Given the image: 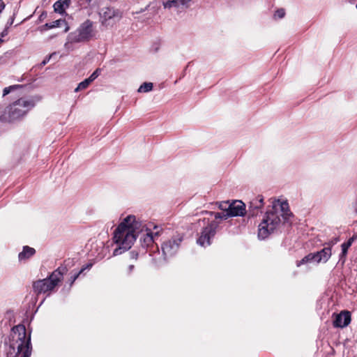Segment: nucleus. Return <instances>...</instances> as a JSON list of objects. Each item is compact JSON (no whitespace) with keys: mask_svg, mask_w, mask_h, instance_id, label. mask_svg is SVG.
I'll list each match as a JSON object with an SVG mask.
<instances>
[{"mask_svg":"<svg viewBox=\"0 0 357 357\" xmlns=\"http://www.w3.org/2000/svg\"><path fill=\"white\" fill-rule=\"evenodd\" d=\"M139 234H142L140 240L144 245L149 246L154 241L155 237L158 236L159 231L153 232L135 215H129L123 218L114 233V241L117 247L113 255H121L129 250Z\"/></svg>","mask_w":357,"mask_h":357,"instance_id":"obj_1","label":"nucleus"},{"mask_svg":"<svg viewBox=\"0 0 357 357\" xmlns=\"http://www.w3.org/2000/svg\"><path fill=\"white\" fill-rule=\"evenodd\" d=\"M291 215L287 201L276 200L272 208L268 211L259 225L258 237L265 239L279 228L282 222L289 220Z\"/></svg>","mask_w":357,"mask_h":357,"instance_id":"obj_2","label":"nucleus"},{"mask_svg":"<svg viewBox=\"0 0 357 357\" xmlns=\"http://www.w3.org/2000/svg\"><path fill=\"white\" fill-rule=\"evenodd\" d=\"M6 357H30L31 354V337H26L23 325L14 326L8 342H5Z\"/></svg>","mask_w":357,"mask_h":357,"instance_id":"obj_3","label":"nucleus"},{"mask_svg":"<svg viewBox=\"0 0 357 357\" xmlns=\"http://www.w3.org/2000/svg\"><path fill=\"white\" fill-rule=\"evenodd\" d=\"M35 98H21L6 107L0 115L2 122H13L24 117L34 106Z\"/></svg>","mask_w":357,"mask_h":357,"instance_id":"obj_4","label":"nucleus"},{"mask_svg":"<svg viewBox=\"0 0 357 357\" xmlns=\"http://www.w3.org/2000/svg\"><path fill=\"white\" fill-rule=\"evenodd\" d=\"M66 271L65 267H59L53 271L49 278L39 280L33 282V288L36 294H45L52 291L63 279Z\"/></svg>","mask_w":357,"mask_h":357,"instance_id":"obj_5","label":"nucleus"},{"mask_svg":"<svg viewBox=\"0 0 357 357\" xmlns=\"http://www.w3.org/2000/svg\"><path fill=\"white\" fill-rule=\"evenodd\" d=\"M98 14L99 22L105 28L112 27L123 17V13L119 9L113 7H103L100 10Z\"/></svg>","mask_w":357,"mask_h":357,"instance_id":"obj_6","label":"nucleus"},{"mask_svg":"<svg viewBox=\"0 0 357 357\" xmlns=\"http://www.w3.org/2000/svg\"><path fill=\"white\" fill-rule=\"evenodd\" d=\"M210 214L213 215L217 221L227 220L231 217L243 216L245 214V205L240 200H235L230 203L228 212H210Z\"/></svg>","mask_w":357,"mask_h":357,"instance_id":"obj_7","label":"nucleus"},{"mask_svg":"<svg viewBox=\"0 0 357 357\" xmlns=\"http://www.w3.org/2000/svg\"><path fill=\"white\" fill-rule=\"evenodd\" d=\"M94 23L90 20H85L73 33V40L77 43L89 41L96 36Z\"/></svg>","mask_w":357,"mask_h":357,"instance_id":"obj_8","label":"nucleus"},{"mask_svg":"<svg viewBox=\"0 0 357 357\" xmlns=\"http://www.w3.org/2000/svg\"><path fill=\"white\" fill-rule=\"evenodd\" d=\"M219 223V221L215 220L203 229L200 236L197 239V243L199 245L205 247L211 244V238L215 236Z\"/></svg>","mask_w":357,"mask_h":357,"instance_id":"obj_9","label":"nucleus"},{"mask_svg":"<svg viewBox=\"0 0 357 357\" xmlns=\"http://www.w3.org/2000/svg\"><path fill=\"white\" fill-rule=\"evenodd\" d=\"M183 236L180 234L165 241L162 245V251L165 257L174 256L178 250Z\"/></svg>","mask_w":357,"mask_h":357,"instance_id":"obj_10","label":"nucleus"},{"mask_svg":"<svg viewBox=\"0 0 357 357\" xmlns=\"http://www.w3.org/2000/svg\"><path fill=\"white\" fill-rule=\"evenodd\" d=\"M192 3V0H166L162 1L165 9L182 11L189 8Z\"/></svg>","mask_w":357,"mask_h":357,"instance_id":"obj_11","label":"nucleus"},{"mask_svg":"<svg viewBox=\"0 0 357 357\" xmlns=\"http://www.w3.org/2000/svg\"><path fill=\"white\" fill-rule=\"evenodd\" d=\"M351 322V314L348 311H342L335 315L333 320V326L335 328H344Z\"/></svg>","mask_w":357,"mask_h":357,"instance_id":"obj_12","label":"nucleus"},{"mask_svg":"<svg viewBox=\"0 0 357 357\" xmlns=\"http://www.w3.org/2000/svg\"><path fill=\"white\" fill-rule=\"evenodd\" d=\"M315 256V261L317 263L324 262L326 263L332 255L331 247H326L321 250L314 252Z\"/></svg>","mask_w":357,"mask_h":357,"instance_id":"obj_13","label":"nucleus"},{"mask_svg":"<svg viewBox=\"0 0 357 357\" xmlns=\"http://www.w3.org/2000/svg\"><path fill=\"white\" fill-rule=\"evenodd\" d=\"M70 0H59L56 1L53 6L56 13L63 14L67 8L69 7Z\"/></svg>","mask_w":357,"mask_h":357,"instance_id":"obj_14","label":"nucleus"},{"mask_svg":"<svg viewBox=\"0 0 357 357\" xmlns=\"http://www.w3.org/2000/svg\"><path fill=\"white\" fill-rule=\"evenodd\" d=\"M35 252L36 250L34 248L29 246H24L22 251L18 255V259L20 261H25L31 257Z\"/></svg>","mask_w":357,"mask_h":357,"instance_id":"obj_15","label":"nucleus"},{"mask_svg":"<svg viewBox=\"0 0 357 357\" xmlns=\"http://www.w3.org/2000/svg\"><path fill=\"white\" fill-rule=\"evenodd\" d=\"M264 197L261 195H257L254 197L250 202V208L255 210L261 209L264 206ZM255 213V211L252 212V214Z\"/></svg>","mask_w":357,"mask_h":357,"instance_id":"obj_16","label":"nucleus"},{"mask_svg":"<svg viewBox=\"0 0 357 357\" xmlns=\"http://www.w3.org/2000/svg\"><path fill=\"white\" fill-rule=\"evenodd\" d=\"M313 261H315L314 253H310L307 256L304 257L301 260L297 262V266H300L302 264H305Z\"/></svg>","mask_w":357,"mask_h":357,"instance_id":"obj_17","label":"nucleus"},{"mask_svg":"<svg viewBox=\"0 0 357 357\" xmlns=\"http://www.w3.org/2000/svg\"><path fill=\"white\" fill-rule=\"evenodd\" d=\"M349 248V247L344 243L341 245L342 252L340 255V261H342V264H344L346 261V257Z\"/></svg>","mask_w":357,"mask_h":357,"instance_id":"obj_18","label":"nucleus"},{"mask_svg":"<svg viewBox=\"0 0 357 357\" xmlns=\"http://www.w3.org/2000/svg\"><path fill=\"white\" fill-rule=\"evenodd\" d=\"M153 89V84L151 82H144L138 89L139 93L149 92Z\"/></svg>","mask_w":357,"mask_h":357,"instance_id":"obj_19","label":"nucleus"},{"mask_svg":"<svg viewBox=\"0 0 357 357\" xmlns=\"http://www.w3.org/2000/svg\"><path fill=\"white\" fill-rule=\"evenodd\" d=\"M62 24H66L64 20H57L50 23H46L44 26L47 27V29H53L60 26Z\"/></svg>","mask_w":357,"mask_h":357,"instance_id":"obj_20","label":"nucleus"},{"mask_svg":"<svg viewBox=\"0 0 357 357\" xmlns=\"http://www.w3.org/2000/svg\"><path fill=\"white\" fill-rule=\"evenodd\" d=\"M216 204L218 205V208L222 211V212H228L230 204L229 202L227 201L217 202Z\"/></svg>","mask_w":357,"mask_h":357,"instance_id":"obj_21","label":"nucleus"},{"mask_svg":"<svg viewBox=\"0 0 357 357\" xmlns=\"http://www.w3.org/2000/svg\"><path fill=\"white\" fill-rule=\"evenodd\" d=\"M90 84L91 82L87 79H85L84 81L81 82L75 88V92H78L79 91L86 89Z\"/></svg>","mask_w":357,"mask_h":357,"instance_id":"obj_22","label":"nucleus"},{"mask_svg":"<svg viewBox=\"0 0 357 357\" xmlns=\"http://www.w3.org/2000/svg\"><path fill=\"white\" fill-rule=\"evenodd\" d=\"M92 266L91 264L86 265L84 267H83L78 273H75L73 276H72V280L71 284H73L76 279L79 277V275L86 269H90Z\"/></svg>","mask_w":357,"mask_h":357,"instance_id":"obj_23","label":"nucleus"},{"mask_svg":"<svg viewBox=\"0 0 357 357\" xmlns=\"http://www.w3.org/2000/svg\"><path fill=\"white\" fill-rule=\"evenodd\" d=\"M284 15H285V11L284 9L281 8V9L277 10L275 12L273 17L275 19H282L284 17Z\"/></svg>","mask_w":357,"mask_h":357,"instance_id":"obj_24","label":"nucleus"},{"mask_svg":"<svg viewBox=\"0 0 357 357\" xmlns=\"http://www.w3.org/2000/svg\"><path fill=\"white\" fill-rule=\"evenodd\" d=\"M100 70L98 68L89 76V78H87V79L91 83L100 75Z\"/></svg>","mask_w":357,"mask_h":357,"instance_id":"obj_25","label":"nucleus"},{"mask_svg":"<svg viewBox=\"0 0 357 357\" xmlns=\"http://www.w3.org/2000/svg\"><path fill=\"white\" fill-rule=\"evenodd\" d=\"M20 86H21L20 85H14V86H10L9 87H6L3 89V96H5L8 95L12 90H13L14 89L20 87Z\"/></svg>","mask_w":357,"mask_h":357,"instance_id":"obj_26","label":"nucleus"},{"mask_svg":"<svg viewBox=\"0 0 357 357\" xmlns=\"http://www.w3.org/2000/svg\"><path fill=\"white\" fill-rule=\"evenodd\" d=\"M357 238V236H353L351 237L347 242H344L346 245H347L349 248L351 246L352 243L354 242V241Z\"/></svg>","mask_w":357,"mask_h":357,"instance_id":"obj_27","label":"nucleus"},{"mask_svg":"<svg viewBox=\"0 0 357 357\" xmlns=\"http://www.w3.org/2000/svg\"><path fill=\"white\" fill-rule=\"evenodd\" d=\"M338 241H339V239L337 238L334 239V241H331L328 242V243H327L328 247H331V248H332V246H333L334 244H335Z\"/></svg>","mask_w":357,"mask_h":357,"instance_id":"obj_28","label":"nucleus"},{"mask_svg":"<svg viewBox=\"0 0 357 357\" xmlns=\"http://www.w3.org/2000/svg\"><path fill=\"white\" fill-rule=\"evenodd\" d=\"M54 54H55V53H53V54H50V55L49 56V57H48V58H46L45 60H43V62H42V65H45L46 63H47L50 61V60L51 57H52Z\"/></svg>","mask_w":357,"mask_h":357,"instance_id":"obj_29","label":"nucleus"},{"mask_svg":"<svg viewBox=\"0 0 357 357\" xmlns=\"http://www.w3.org/2000/svg\"><path fill=\"white\" fill-rule=\"evenodd\" d=\"M8 34V27H6L1 33V37H4Z\"/></svg>","mask_w":357,"mask_h":357,"instance_id":"obj_30","label":"nucleus"},{"mask_svg":"<svg viewBox=\"0 0 357 357\" xmlns=\"http://www.w3.org/2000/svg\"><path fill=\"white\" fill-rule=\"evenodd\" d=\"M14 18H15V15H13L12 17H10V19L8 22V25L10 26L13 24V23L14 22Z\"/></svg>","mask_w":357,"mask_h":357,"instance_id":"obj_31","label":"nucleus"},{"mask_svg":"<svg viewBox=\"0 0 357 357\" xmlns=\"http://www.w3.org/2000/svg\"><path fill=\"white\" fill-rule=\"evenodd\" d=\"M4 8H5V4H4V3L1 2L0 3V13L3 10Z\"/></svg>","mask_w":357,"mask_h":357,"instance_id":"obj_32","label":"nucleus"},{"mask_svg":"<svg viewBox=\"0 0 357 357\" xmlns=\"http://www.w3.org/2000/svg\"><path fill=\"white\" fill-rule=\"evenodd\" d=\"M130 255H131V257L133 258V259H137V253H135L133 252H130Z\"/></svg>","mask_w":357,"mask_h":357,"instance_id":"obj_33","label":"nucleus"},{"mask_svg":"<svg viewBox=\"0 0 357 357\" xmlns=\"http://www.w3.org/2000/svg\"><path fill=\"white\" fill-rule=\"evenodd\" d=\"M134 268V266L133 265H130L128 267V269H129V272H131L132 271V269Z\"/></svg>","mask_w":357,"mask_h":357,"instance_id":"obj_34","label":"nucleus"},{"mask_svg":"<svg viewBox=\"0 0 357 357\" xmlns=\"http://www.w3.org/2000/svg\"><path fill=\"white\" fill-rule=\"evenodd\" d=\"M68 31V26H66V29H65V31L66 32V31Z\"/></svg>","mask_w":357,"mask_h":357,"instance_id":"obj_35","label":"nucleus"},{"mask_svg":"<svg viewBox=\"0 0 357 357\" xmlns=\"http://www.w3.org/2000/svg\"><path fill=\"white\" fill-rule=\"evenodd\" d=\"M154 229H158V227L157 226H154Z\"/></svg>","mask_w":357,"mask_h":357,"instance_id":"obj_36","label":"nucleus"},{"mask_svg":"<svg viewBox=\"0 0 357 357\" xmlns=\"http://www.w3.org/2000/svg\"><path fill=\"white\" fill-rule=\"evenodd\" d=\"M3 42V40L1 38H0V43H1Z\"/></svg>","mask_w":357,"mask_h":357,"instance_id":"obj_37","label":"nucleus"},{"mask_svg":"<svg viewBox=\"0 0 357 357\" xmlns=\"http://www.w3.org/2000/svg\"><path fill=\"white\" fill-rule=\"evenodd\" d=\"M87 1H88L89 3H90V2L91 1V0H87Z\"/></svg>","mask_w":357,"mask_h":357,"instance_id":"obj_38","label":"nucleus"},{"mask_svg":"<svg viewBox=\"0 0 357 357\" xmlns=\"http://www.w3.org/2000/svg\"><path fill=\"white\" fill-rule=\"evenodd\" d=\"M356 213H357V208H356Z\"/></svg>","mask_w":357,"mask_h":357,"instance_id":"obj_39","label":"nucleus"}]
</instances>
